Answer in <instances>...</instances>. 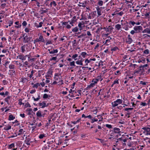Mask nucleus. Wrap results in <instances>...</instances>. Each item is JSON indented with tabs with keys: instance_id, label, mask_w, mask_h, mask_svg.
Returning a JSON list of instances; mask_svg holds the SVG:
<instances>
[{
	"instance_id": "58836bf2",
	"label": "nucleus",
	"mask_w": 150,
	"mask_h": 150,
	"mask_svg": "<svg viewBox=\"0 0 150 150\" xmlns=\"http://www.w3.org/2000/svg\"><path fill=\"white\" fill-rule=\"evenodd\" d=\"M91 61V60H90H90H88V59H86L85 61V62L86 63V65H88V63H90Z\"/></svg>"
},
{
	"instance_id": "5701e85b",
	"label": "nucleus",
	"mask_w": 150,
	"mask_h": 150,
	"mask_svg": "<svg viewBox=\"0 0 150 150\" xmlns=\"http://www.w3.org/2000/svg\"><path fill=\"white\" fill-rule=\"evenodd\" d=\"M32 98L35 101H37L38 100L40 99V96L39 94L38 95V97L37 98H35L34 97H33Z\"/></svg>"
},
{
	"instance_id": "0eeeda50",
	"label": "nucleus",
	"mask_w": 150,
	"mask_h": 150,
	"mask_svg": "<svg viewBox=\"0 0 150 150\" xmlns=\"http://www.w3.org/2000/svg\"><path fill=\"white\" fill-rule=\"evenodd\" d=\"M133 41V40L130 35H128L126 41V42L128 44H130Z\"/></svg>"
},
{
	"instance_id": "473e14b6",
	"label": "nucleus",
	"mask_w": 150,
	"mask_h": 150,
	"mask_svg": "<svg viewBox=\"0 0 150 150\" xmlns=\"http://www.w3.org/2000/svg\"><path fill=\"white\" fill-rule=\"evenodd\" d=\"M40 84L39 83H37L34 85L33 87L37 88L39 86H40Z\"/></svg>"
},
{
	"instance_id": "4c0bfd02",
	"label": "nucleus",
	"mask_w": 150,
	"mask_h": 150,
	"mask_svg": "<svg viewBox=\"0 0 150 150\" xmlns=\"http://www.w3.org/2000/svg\"><path fill=\"white\" fill-rule=\"evenodd\" d=\"M117 140H120V141H121V140L123 141V142H126L127 141V139H122V137L119 138L117 139Z\"/></svg>"
},
{
	"instance_id": "79ce46f5",
	"label": "nucleus",
	"mask_w": 150,
	"mask_h": 150,
	"mask_svg": "<svg viewBox=\"0 0 150 150\" xmlns=\"http://www.w3.org/2000/svg\"><path fill=\"white\" fill-rule=\"evenodd\" d=\"M78 54H75L74 55H73L72 56V58L73 59H74V60H75L76 59H75V58L78 57Z\"/></svg>"
},
{
	"instance_id": "338daca9",
	"label": "nucleus",
	"mask_w": 150,
	"mask_h": 150,
	"mask_svg": "<svg viewBox=\"0 0 150 150\" xmlns=\"http://www.w3.org/2000/svg\"><path fill=\"white\" fill-rule=\"evenodd\" d=\"M52 4L53 6L55 7L56 6L57 4L55 1H52Z\"/></svg>"
},
{
	"instance_id": "09e8293b",
	"label": "nucleus",
	"mask_w": 150,
	"mask_h": 150,
	"mask_svg": "<svg viewBox=\"0 0 150 150\" xmlns=\"http://www.w3.org/2000/svg\"><path fill=\"white\" fill-rule=\"evenodd\" d=\"M105 126L106 127L108 128H111L112 127V126L110 125L106 124Z\"/></svg>"
},
{
	"instance_id": "4468645a",
	"label": "nucleus",
	"mask_w": 150,
	"mask_h": 150,
	"mask_svg": "<svg viewBox=\"0 0 150 150\" xmlns=\"http://www.w3.org/2000/svg\"><path fill=\"white\" fill-rule=\"evenodd\" d=\"M115 28L117 30H119L121 28V25L120 24H117L115 25Z\"/></svg>"
},
{
	"instance_id": "f8f14e48",
	"label": "nucleus",
	"mask_w": 150,
	"mask_h": 150,
	"mask_svg": "<svg viewBox=\"0 0 150 150\" xmlns=\"http://www.w3.org/2000/svg\"><path fill=\"white\" fill-rule=\"evenodd\" d=\"M96 10L98 15V16H100L101 15V8H100L98 7L96 8Z\"/></svg>"
},
{
	"instance_id": "ddd939ff",
	"label": "nucleus",
	"mask_w": 150,
	"mask_h": 150,
	"mask_svg": "<svg viewBox=\"0 0 150 150\" xmlns=\"http://www.w3.org/2000/svg\"><path fill=\"white\" fill-rule=\"evenodd\" d=\"M30 140V139L29 138H27L26 137V139L25 140V142L26 144L28 145H30V143L29 142Z\"/></svg>"
},
{
	"instance_id": "b1692460",
	"label": "nucleus",
	"mask_w": 150,
	"mask_h": 150,
	"mask_svg": "<svg viewBox=\"0 0 150 150\" xmlns=\"http://www.w3.org/2000/svg\"><path fill=\"white\" fill-rule=\"evenodd\" d=\"M108 38H109V39L106 40H105V44H106L108 42H110V40H111L112 39V38L110 37V36H109V37H108Z\"/></svg>"
},
{
	"instance_id": "39448f33",
	"label": "nucleus",
	"mask_w": 150,
	"mask_h": 150,
	"mask_svg": "<svg viewBox=\"0 0 150 150\" xmlns=\"http://www.w3.org/2000/svg\"><path fill=\"white\" fill-rule=\"evenodd\" d=\"M134 29L136 33H138L142 30V28L141 26H136L134 27Z\"/></svg>"
},
{
	"instance_id": "ea45409f",
	"label": "nucleus",
	"mask_w": 150,
	"mask_h": 150,
	"mask_svg": "<svg viewBox=\"0 0 150 150\" xmlns=\"http://www.w3.org/2000/svg\"><path fill=\"white\" fill-rule=\"evenodd\" d=\"M118 49V48L116 47H115L112 48L111 50V51H115Z\"/></svg>"
},
{
	"instance_id": "6e6552de",
	"label": "nucleus",
	"mask_w": 150,
	"mask_h": 150,
	"mask_svg": "<svg viewBox=\"0 0 150 150\" xmlns=\"http://www.w3.org/2000/svg\"><path fill=\"white\" fill-rule=\"evenodd\" d=\"M35 42H44V40L43 36L40 35L38 38H37L35 40Z\"/></svg>"
},
{
	"instance_id": "6ab92c4d",
	"label": "nucleus",
	"mask_w": 150,
	"mask_h": 150,
	"mask_svg": "<svg viewBox=\"0 0 150 150\" xmlns=\"http://www.w3.org/2000/svg\"><path fill=\"white\" fill-rule=\"evenodd\" d=\"M142 129L144 130H145L146 132H147L150 131V128L149 127H144L142 128Z\"/></svg>"
},
{
	"instance_id": "412c9836",
	"label": "nucleus",
	"mask_w": 150,
	"mask_h": 150,
	"mask_svg": "<svg viewBox=\"0 0 150 150\" xmlns=\"http://www.w3.org/2000/svg\"><path fill=\"white\" fill-rule=\"evenodd\" d=\"M36 115L38 117H41L42 116L41 112L40 111H38L36 113Z\"/></svg>"
},
{
	"instance_id": "3c124183",
	"label": "nucleus",
	"mask_w": 150,
	"mask_h": 150,
	"mask_svg": "<svg viewBox=\"0 0 150 150\" xmlns=\"http://www.w3.org/2000/svg\"><path fill=\"white\" fill-rule=\"evenodd\" d=\"M27 25V23L26 21H24L22 23V25L23 26H26Z\"/></svg>"
},
{
	"instance_id": "5fc2aeb1",
	"label": "nucleus",
	"mask_w": 150,
	"mask_h": 150,
	"mask_svg": "<svg viewBox=\"0 0 150 150\" xmlns=\"http://www.w3.org/2000/svg\"><path fill=\"white\" fill-rule=\"evenodd\" d=\"M43 23L42 22H40L39 23V25H38L37 27L38 28L41 27L42 26V25L43 24Z\"/></svg>"
},
{
	"instance_id": "a18cd8bd",
	"label": "nucleus",
	"mask_w": 150,
	"mask_h": 150,
	"mask_svg": "<svg viewBox=\"0 0 150 150\" xmlns=\"http://www.w3.org/2000/svg\"><path fill=\"white\" fill-rule=\"evenodd\" d=\"M95 83H94H94H92L88 86V87L89 88L93 87L95 86Z\"/></svg>"
},
{
	"instance_id": "1a4fd4ad",
	"label": "nucleus",
	"mask_w": 150,
	"mask_h": 150,
	"mask_svg": "<svg viewBox=\"0 0 150 150\" xmlns=\"http://www.w3.org/2000/svg\"><path fill=\"white\" fill-rule=\"evenodd\" d=\"M38 105L40 107H41V108H42L47 106V105H46L45 102V101H43L42 103H39Z\"/></svg>"
},
{
	"instance_id": "a878e982",
	"label": "nucleus",
	"mask_w": 150,
	"mask_h": 150,
	"mask_svg": "<svg viewBox=\"0 0 150 150\" xmlns=\"http://www.w3.org/2000/svg\"><path fill=\"white\" fill-rule=\"evenodd\" d=\"M133 108H126L124 109V110L127 111L128 112H129L130 110H133Z\"/></svg>"
},
{
	"instance_id": "603ef678",
	"label": "nucleus",
	"mask_w": 150,
	"mask_h": 150,
	"mask_svg": "<svg viewBox=\"0 0 150 150\" xmlns=\"http://www.w3.org/2000/svg\"><path fill=\"white\" fill-rule=\"evenodd\" d=\"M15 146V144L14 143H12L9 146V148H12L14 147Z\"/></svg>"
},
{
	"instance_id": "0e129e2a",
	"label": "nucleus",
	"mask_w": 150,
	"mask_h": 150,
	"mask_svg": "<svg viewBox=\"0 0 150 150\" xmlns=\"http://www.w3.org/2000/svg\"><path fill=\"white\" fill-rule=\"evenodd\" d=\"M22 99H20L19 100V102H18V104L20 105H21L22 104H24L22 102Z\"/></svg>"
},
{
	"instance_id": "a19ab883",
	"label": "nucleus",
	"mask_w": 150,
	"mask_h": 150,
	"mask_svg": "<svg viewBox=\"0 0 150 150\" xmlns=\"http://www.w3.org/2000/svg\"><path fill=\"white\" fill-rule=\"evenodd\" d=\"M5 46V45L4 44V42H1L0 43V47L3 48Z\"/></svg>"
},
{
	"instance_id": "9d476101",
	"label": "nucleus",
	"mask_w": 150,
	"mask_h": 150,
	"mask_svg": "<svg viewBox=\"0 0 150 150\" xmlns=\"http://www.w3.org/2000/svg\"><path fill=\"white\" fill-rule=\"evenodd\" d=\"M142 32L143 33H147L149 34H150V27L149 28H146Z\"/></svg>"
},
{
	"instance_id": "a211bd4d",
	"label": "nucleus",
	"mask_w": 150,
	"mask_h": 150,
	"mask_svg": "<svg viewBox=\"0 0 150 150\" xmlns=\"http://www.w3.org/2000/svg\"><path fill=\"white\" fill-rule=\"evenodd\" d=\"M130 25L129 26L128 25H126L124 27V28L126 30H129V28H130L132 27V26H130Z\"/></svg>"
},
{
	"instance_id": "6e6d98bb",
	"label": "nucleus",
	"mask_w": 150,
	"mask_h": 150,
	"mask_svg": "<svg viewBox=\"0 0 150 150\" xmlns=\"http://www.w3.org/2000/svg\"><path fill=\"white\" fill-rule=\"evenodd\" d=\"M52 44V42H51V41L50 40H48L47 41V42H46V45H47L49 44Z\"/></svg>"
},
{
	"instance_id": "f03ea898",
	"label": "nucleus",
	"mask_w": 150,
	"mask_h": 150,
	"mask_svg": "<svg viewBox=\"0 0 150 150\" xmlns=\"http://www.w3.org/2000/svg\"><path fill=\"white\" fill-rule=\"evenodd\" d=\"M23 42L25 43H30L31 42V40L32 38L28 37L26 34H24L23 35Z\"/></svg>"
},
{
	"instance_id": "dca6fc26",
	"label": "nucleus",
	"mask_w": 150,
	"mask_h": 150,
	"mask_svg": "<svg viewBox=\"0 0 150 150\" xmlns=\"http://www.w3.org/2000/svg\"><path fill=\"white\" fill-rule=\"evenodd\" d=\"M145 16L146 18H150V12H149L146 13L145 15Z\"/></svg>"
},
{
	"instance_id": "774afa93",
	"label": "nucleus",
	"mask_w": 150,
	"mask_h": 150,
	"mask_svg": "<svg viewBox=\"0 0 150 150\" xmlns=\"http://www.w3.org/2000/svg\"><path fill=\"white\" fill-rule=\"evenodd\" d=\"M140 84L145 85L146 84V83L145 82H144L142 81H141L140 82Z\"/></svg>"
},
{
	"instance_id": "13d9d810",
	"label": "nucleus",
	"mask_w": 150,
	"mask_h": 150,
	"mask_svg": "<svg viewBox=\"0 0 150 150\" xmlns=\"http://www.w3.org/2000/svg\"><path fill=\"white\" fill-rule=\"evenodd\" d=\"M80 119L77 120L76 121L71 122L72 123L74 124H76L78 122H79Z\"/></svg>"
},
{
	"instance_id": "e433bc0d",
	"label": "nucleus",
	"mask_w": 150,
	"mask_h": 150,
	"mask_svg": "<svg viewBox=\"0 0 150 150\" xmlns=\"http://www.w3.org/2000/svg\"><path fill=\"white\" fill-rule=\"evenodd\" d=\"M86 35V34H83L82 33V34L81 35L78 36V38H81L82 37L85 36Z\"/></svg>"
},
{
	"instance_id": "052dcab7",
	"label": "nucleus",
	"mask_w": 150,
	"mask_h": 150,
	"mask_svg": "<svg viewBox=\"0 0 150 150\" xmlns=\"http://www.w3.org/2000/svg\"><path fill=\"white\" fill-rule=\"evenodd\" d=\"M140 105H142L143 106H145L147 105V104L145 103L141 102L140 104Z\"/></svg>"
},
{
	"instance_id": "2eb2a0df",
	"label": "nucleus",
	"mask_w": 150,
	"mask_h": 150,
	"mask_svg": "<svg viewBox=\"0 0 150 150\" xmlns=\"http://www.w3.org/2000/svg\"><path fill=\"white\" fill-rule=\"evenodd\" d=\"M15 24L17 25V26H15V27L18 28H20L21 26V24H19V22L18 21H16L15 22Z\"/></svg>"
},
{
	"instance_id": "393cba45",
	"label": "nucleus",
	"mask_w": 150,
	"mask_h": 150,
	"mask_svg": "<svg viewBox=\"0 0 150 150\" xmlns=\"http://www.w3.org/2000/svg\"><path fill=\"white\" fill-rule=\"evenodd\" d=\"M82 61L81 60H80V61H78L76 62V63L79 65H83V63L82 62Z\"/></svg>"
},
{
	"instance_id": "4be33fe9",
	"label": "nucleus",
	"mask_w": 150,
	"mask_h": 150,
	"mask_svg": "<svg viewBox=\"0 0 150 150\" xmlns=\"http://www.w3.org/2000/svg\"><path fill=\"white\" fill-rule=\"evenodd\" d=\"M15 118V117H14L12 115H10L9 116V120H13Z\"/></svg>"
},
{
	"instance_id": "423d86ee",
	"label": "nucleus",
	"mask_w": 150,
	"mask_h": 150,
	"mask_svg": "<svg viewBox=\"0 0 150 150\" xmlns=\"http://www.w3.org/2000/svg\"><path fill=\"white\" fill-rule=\"evenodd\" d=\"M102 80V76H98L96 78L95 80L93 79L92 80V82H94V83H96L99 80L101 81Z\"/></svg>"
},
{
	"instance_id": "4d7b16f0",
	"label": "nucleus",
	"mask_w": 150,
	"mask_h": 150,
	"mask_svg": "<svg viewBox=\"0 0 150 150\" xmlns=\"http://www.w3.org/2000/svg\"><path fill=\"white\" fill-rule=\"evenodd\" d=\"M129 24L130 25V24H131L133 25H134L135 24H136V23L134 21H131L129 22Z\"/></svg>"
},
{
	"instance_id": "20e7f679",
	"label": "nucleus",
	"mask_w": 150,
	"mask_h": 150,
	"mask_svg": "<svg viewBox=\"0 0 150 150\" xmlns=\"http://www.w3.org/2000/svg\"><path fill=\"white\" fill-rule=\"evenodd\" d=\"M103 29L105 30L106 32H108L109 33H111L113 31V28L112 27L109 25L108 26H106L105 27H104Z\"/></svg>"
},
{
	"instance_id": "c85d7f7f",
	"label": "nucleus",
	"mask_w": 150,
	"mask_h": 150,
	"mask_svg": "<svg viewBox=\"0 0 150 150\" xmlns=\"http://www.w3.org/2000/svg\"><path fill=\"white\" fill-rule=\"evenodd\" d=\"M81 55L83 58H85V56L87 55V54L86 52H81Z\"/></svg>"
},
{
	"instance_id": "37998d69",
	"label": "nucleus",
	"mask_w": 150,
	"mask_h": 150,
	"mask_svg": "<svg viewBox=\"0 0 150 150\" xmlns=\"http://www.w3.org/2000/svg\"><path fill=\"white\" fill-rule=\"evenodd\" d=\"M144 53L147 54L149 53V51L148 49L144 51Z\"/></svg>"
},
{
	"instance_id": "de8ad7c7",
	"label": "nucleus",
	"mask_w": 150,
	"mask_h": 150,
	"mask_svg": "<svg viewBox=\"0 0 150 150\" xmlns=\"http://www.w3.org/2000/svg\"><path fill=\"white\" fill-rule=\"evenodd\" d=\"M25 107H31L30 105L29 104V103L28 102H27L26 103V104L25 105Z\"/></svg>"
},
{
	"instance_id": "c9c22d12",
	"label": "nucleus",
	"mask_w": 150,
	"mask_h": 150,
	"mask_svg": "<svg viewBox=\"0 0 150 150\" xmlns=\"http://www.w3.org/2000/svg\"><path fill=\"white\" fill-rule=\"evenodd\" d=\"M9 68L11 69H13L15 68V65L13 64H10L9 65Z\"/></svg>"
},
{
	"instance_id": "bf43d9fd",
	"label": "nucleus",
	"mask_w": 150,
	"mask_h": 150,
	"mask_svg": "<svg viewBox=\"0 0 150 150\" xmlns=\"http://www.w3.org/2000/svg\"><path fill=\"white\" fill-rule=\"evenodd\" d=\"M8 23H9V25H8V26H10L11 25H12L13 23V21H8Z\"/></svg>"
},
{
	"instance_id": "f257e3e1",
	"label": "nucleus",
	"mask_w": 150,
	"mask_h": 150,
	"mask_svg": "<svg viewBox=\"0 0 150 150\" xmlns=\"http://www.w3.org/2000/svg\"><path fill=\"white\" fill-rule=\"evenodd\" d=\"M31 48V45L29 43H28L22 46L21 47V52L24 53L25 51H28L30 50Z\"/></svg>"
},
{
	"instance_id": "e2e57ef3",
	"label": "nucleus",
	"mask_w": 150,
	"mask_h": 150,
	"mask_svg": "<svg viewBox=\"0 0 150 150\" xmlns=\"http://www.w3.org/2000/svg\"><path fill=\"white\" fill-rule=\"evenodd\" d=\"M52 71L51 70V69H49L48 71V73L50 74V75H52Z\"/></svg>"
},
{
	"instance_id": "f704fd0d",
	"label": "nucleus",
	"mask_w": 150,
	"mask_h": 150,
	"mask_svg": "<svg viewBox=\"0 0 150 150\" xmlns=\"http://www.w3.org/2000/svg\"><path fill=\"white\" fill-rule=\"evenodd\" d=\"M68 23V22H63L62 24V26H64V27H66V26H67V25Z\"/></svg>"
},
{
	"instance_id": "aec40b11",
	"label": "nucleus",
	"mask_w": 150,
	"mask_h": 150,
	"mask_svg": "<svg viewBox=\"0 0 150 150\" xmlns=\"http://www.w3.org/2000/svg\"><path fill=\"white\" fill-rule=\"evenodd\" d=\"M78 30L79 28L77 27H75L74 28L72 29V32H77L78 31Z\"/></svg>"
},
{
	"instance_id": "72a5a7b5",
	"label": "nucleus",
	"mask_w": 150,
	"mask_h": 150,
	"mask_svg": "<svg viewBox=\"0 0 150 150\" xmlns=\"http://www.w3.org/2000/svg\"><path fill=\"white\" fill-rule=\"evenodd\" d=\"M103 1L101 0H99L98 2V5H99L100 6H102L103 5Z\"/></svg>"
},
{
	"instance_id": "7c9ffc66",
	"label": "nucleus",
	"mask_w": 150,
	"mask_h": 150,
	"mask_svg": "<svg viewBox=\"0 0 150 150\" xmlns=\"http://www.w3.org/2000/svg\"><path fill=\"white\" fill-rule=\"evenodd\" d=\"M136 8H137V9H133L132 10L133 11V12H135L136 11H137L138 10H139L140 7L138 6H137Z\"/></svg>"
},
{
	"instance_id": "f3484780",
	"label": "nucleus",
	"mask_w": 150,
	"mask_h": 150,
	"mask_svg": "<svg viewBox=\"0 0 150 150\" xmlns=\"http://www.w3.org/2000/svg\"><path fill=\"white\" fill-rule=\"evenodd\" d=\"M58 50L57 49L54 50L53 49L52 51L50 52V54H53L55 53H57L58 52Z\"/></svg>"
},
{
	"instance_id": "8fccbe9b",
	"label": "nucleus",
	"mask_w": 150,
	"mask_h": 150,
	"mask_svg": "<svg viewBox=\"0 0 150 150\" xmlns=\"http://www.w3.org/2000/svg\"><path fill=\"white\" fill-rule=\"evenodd\" d=\"M109 33H105V34H103V35L105 37H107L108 38V37H109V36H108V35L109 34Z\"/></svg>"
},
{
	"instance_id": "9b49d317",
	"label": "nucleus",
	"mask_w": 150,
	"mask_h": 150,
	"mask_svg": "<svg viewBox=\"0 0 150 150\" xmlns=\"http://www.w3.org/2000/svg\"><path fill=\"white\" fill-rule=\"evenodd\" d=\"M114 132L115 133H119L120 132V129L118 128L115 127L113 129Z\"/></svg>"
},
{
	"instance_id": "680f3d73",
	"label": "nucleus",
	"mask_w": 150,
	"mask_h": 150,
	"mask_svg": "<svg viewBox=\"0 0 150 150\" xmlns=\"http://www.w3.org/2000/svg\"><path fill=\"white\" fill-rule=\"evenodd\" d=\"M73 42V46H76V40H74L73 42Z\"/></svg>"
},
{
	"instance_id": "864d4df0",
	"label": "nucleus",
	"mask_w": 150,
	"mask_h": 150,
	"mask_svg": "<svg viewBox=\"0 0 150 150\" xmlns=\"http://www.w3.org/2000/svg\"><path fill=\"white\" fill-rule=\"evenodd\" d=\"M70 65L71 66H75V62L74 61H73L72 62H71L70 63Z\"/></svg>"
},
{
	"instance_id": "2f4dec72",
	"label": "nucleus",
	"mask_w": 150,
	"mask_h": 150,
	"mask_svg": "<svg viewBox=\"0 0 150 150\" xmlns=\"http://www.w3.org/2000/svg\"><path fill=\"white\" fill-rule=\"evenodd\" d=\"M11 128V126L10 125L8 126H6L4 128V129L5 130H8L10 129Z\"/></svg>"
},
{
	"instance_id": "c03bdc74",
	"label": "nucleus",
	"mask_w": 150,
	"mask_h": 150,
	"mask_svg": "<svg viewBox=\"0 0 150 150\" xmlns=\"http://www.w3.org/2000/svg\"><path fill=\"white\" fill-rule=\"evenodd\" d=\"M45 137V135L44 134H40L39 136V138L40 139H41Z\"/></svg>"
},
{
	"instance_id": "cd10ccee",
	"label": "nucleus",
	"mask_w": 150,
	"mask_h": 150,
	"mask_svg": "<svg viewBox=\"0 0 150 150\" xmlns=\"http://www.w3.org/2000/svg\"><path fill=\"white\" fill-rule=\"evenodd\" d=\"M19 59L23 60H25V57L21 55L19 56Z\"/></svg>"
},
{
	"instance_id": "69168bd1",
	"label": "nucleus",
	"mask_w": 150,
	"mask_h": 150,
	"mask_svg": "<svg viewBox=\"0 0 150 150\" xmlns=\"http://www.w3.org/2000/svg\"><path fill=\"white\" fill-rule=\"evenodd\" d=\"M25 30L26 32L28 33L29 32L30 29L28 28H25Z\"/></svg>"
},
{
	"instance_id": "7ed1b4c3",
	"label": "nucleus",
	"mask_w": 150,
	"mask_h": 150,
	"mask_svg": "<svg viewBox=\"0 0 150 150\" xmlns=\"http://www.w3.org/2000/svg\"><path fill=\"white\" fill-rule=\"evenodd\" d=\"M122 100L120 99H117L116 101H114L112 103V107H115L118 105L119 104H121L122 103Z\"/></svg>"
},
{
	"instance_id": "49530a36",
	"label": "nucleus",
	"mask_w": 150,
	"mask_h": 150,
	"mask_svg": "<svg viewBox=\"0 0 150 150\" xmlns=\"http://www.w3.org/2000/svg\"><path fill=\"white\" fill-rule=\"evenodd\" d=\"M48 95L47 94L45 93V94H44L43 96V98H44L46 99V98H48Z\"/></svg>"
},
{
	"instance_id": "bb28decb",
	"label": "nucleus",
	"mask_w": 150,
	"mask_h": 150,
	"mask_svg": "<svg viewBox=\"0 0 150 150\" xmlns=\"http://www.w3.org/2000/svg\"><path fill=\"white\" fill-rule=\"evenodd\" d=\"M82 25H83V24L81 23H79L78 25V26L79 28V29L80 30L82 29L83 27L82 26Z\"/></svg>"
},
{
	"instance_id": "c756f323",
	"label": "nucleus",
	"mask_w": 150,
	"mask_h": 150,
	"mask_svg": "<svg viewBox=\"0 0 150 150\" xmlns=\"http://www.w3.org/2000/svg\"><path fill=\"white\" fill-rule=\"evenodd\" d=\"M86 34L89 37H92V34L89 31H87L86 32Z\"/></svg>"
}]
</instances>
